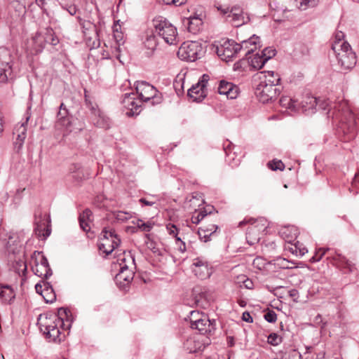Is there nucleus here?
I'll use <instances>...</instances> for the list:
<instances>
[{
  "instance_id": "27",
  "label": "nucleus",
  "mask_w": 359,
  "mask_h": 359,
  "mask_svg": "<svg viewBox=\"0 0 359 359\" xmlns=\"http://www.w3.org/2000/svg\"><path fill=\"white\" fill-rule=\"evenodd\" d=\"M280 234L286 242L292 243L297 237L298 229L293 226L285 227L280 230Z\"/></svg>"
},
{
  "instance_id": "36",
  "label": "nucleus",
  "mask_w": 359,
  "mask_h": 359,
  "mask_svg": "<svg viewBox=\"0 0 359 359\" xmlns=\"http://www.w3.org/2000/svg\"><path fill=\"white\" fill-rule=\"evenodd\" d=\"M319 0H297V4L299 9L304 11L310 7L316 6Z\"/></svg>"
},
{
  "instance_id": "56",
  "label": "nucleus",
  "mask_w": 359,
  "mask_h": 359,
  "mask_svg": "<svg viewBox=\"0 0 359 359\" xmlns=\"http://www.w3.org/2000/svg\"><path fill=\"white\" fill-rule=\"evenodd\" d=\"M292 253H295L297 255L299 256H303L307 252L305 248H298L296 245H294V249L292 248Z\"/></svg>"
},
{
  "instance_id": "45",
  "label": "nucleus",
  "mask_w": 359,
  "mask_h": 359,
  "mask_svg": "<svg viewBox=\"0 0 359 359\" xmlns=\"http://www.w3.org/2000/svg\"><path fill=\"white\" fill-rule=\"evenodd\" d=\"M175 246L177 250L181 253H184L187 250L185 243L181 239L180 237H177L175 239Z\"/></svg>"
},
{
  "instance_id": "52",
  "label": "nucleus",
  "mask_w": 359,
  "mask_h": 359,
  "mask_svg": "<svg viewBox=\"0 0 359 359\" xmlns=\"http://www.w3.org/2000/svg\"><path fill=\"white\" fill-rule=\"evenodd\" d=\"M77 19H78V22L80 25V26L84 29H90V27L91 25V24L90 23V22H87L84 20H83L81 17L78 16L77 17Z\"/></svg>"
},
{
  "instance_id": "2",
  "label": "nucleus",
  "mask_w": 359,
  "mask_h": 359,
  "mask_svg": "<svg viewBox=\"0 0 359 359\" xmlns=\"http://www.w3.org/2000/svg\"><path fill=\"white\" fill-rule=\"evenodd\" d=\"M72 317L69 310L60 308L57 315H40L37 324L41 332L49 341L60 342L65 337L61 330H69L72 327Z\"/></svg>"
},
{
  "instance_id": "49",
  "label": "nucleus",
  "mask_w": 359,
  "mask_h": 359,
  "mask_svg": "<svg viewBox=\"0 0 359 359\" xmlns=\"http://www.w3.org/2000/svg\"><path fill=\"white\" fill-rule=\"evenodd\" d=\"M16 270L18 271V273H20V271H22V274L24 275L25 272L27 271V264L25 262L20 260L19 262H16Z\"/></svg>"
},
{
  "instance_id": "9",
  "label": "nucleus",
  "mask_w": 359,
  "mask_h": 359,
  "mask_svg": "<svg viewBox=\"0 0 359 359\" xmlns=\"http://www.w3.org/2000/svg\"><path fill=\"white\" fill-rule=\"evenodd\" d=\"M247 222H251V226L248 228L246 233V239L250 245L259 242L260 239V232L265 231L267 228L266 220L264 218L258 219H250L248 221L244 220L239 223L242 226Z\"/></svg>"
},
{
  "instance_id": "15",
  "label": "nucleus",
  "mask_w": 359,
  "mask_h": 359,
  "mask_svg": "<svg viewBox=\"0 0 359 359\" xmlns=\"http://www.w3.org/2000/svg\"><path fill=\"white\" fill-rule=\"evenodd\" d=\"M11 54L9 50H0V83L7 81L11 74Z\"/></svg>"
},
{
  "instance_id": "39",
  "label": "nucleus",
  "mask_w": 359,
  "mask_h": 359,
  "mask_svg": "<svg viewBox=\"0 0 359 359\" xmlns=\"http://www.w3.org/2000/svg\"><path fill=\"white\" fill-rule=\"evenodd\" d=\"M133 224L137 226L138 229H140L142 231L149 232L153 228V224L151 222H144L142 219H137L135 222H133Z\"/></svg>"
},
{
  "instance_id": "58",
  "label": "nucleus",
  "mask_w": 359,
  "mask_h": 359,
  "mask_svg": "<svg viewBox=\"0 0 359 359\" xmlns=\"http://www.w3.org/2000/svg\"><path fill=\"white\" fill-rule=\"evenodd\" d=\"M205 230H207L208 232H209L210 234L213 235L216 230L217 229V226L215 224H210L208 226H203Z\"/></svg>"
},
{
  "instance_id": "33",
  "label": "nucleus",
  "mask_w": 359,
  "mask_h": 359,
  "mask_svg": "<svg viewBox=\"0 0 359 359\" xmlns=\"http://www.w3.org/2000/svg\"><path fill=\"white\" fill-rule=\"evenodd\" d=\"M264 77L265 79L262 81V82L269 83L277 86H280V77L278 74H275L274 72L268 71L265 72Z\"/></svg>"
},
{
  "instance_id": "16",
  "label": "nucleus",
  "mask_w": 359,
  "mask_h": 359,
  "mask_svg": "<svg viewBox=\"0 0 359 359\" xmlns=\"http://www.w3.org/2000/svg\"><path fill=\"white\" fill-rule=\"evenodd\" d=\"M191 269L196 276L203 280L212 274V268L208 262L203 257H197L193 260Z\"/></svg>"
},
{
  "instance_id": "28",
  "label": "nucleus",
  "mask_w": 359,
  "mask_h": 359,
  "mask_svg": "<svg viewBox=\"0 0 359 359\" xmlns=\"http://www.w3.org/2000/svg\"><path fill=\"white\" fill-rule=\"evenodd\" d=\"M133 271L129 269V265L124 264L121 266L119 273L116 276V278L119 280H124L130 283L133 279Z\"/></svg>"
},
{
  "instance_id": "53",
  "label": "nucleus",
  "mask_w": 359,
  "mask_h": 359,
  "mask_svg": "<svg viewBox=\"0 0 359 359\" xmlns=\"http://www.w3.org/2000/svg\"><path fill=\"white\" fill-rule=\"evenodd\" d=\"M289 296L292 298L293 301L295 302H298L299 298V292L296 289H292L288 291Z\"/></svg>"
},
{
  "instance_id": "35",
  "label": "nucleus",
  "mask_w": 359,
  "mask_h": 359,
  "mask_svg": "<svg viewBox=\"0 0 359 359\" xmlns=\"http://www.w3.org/2000/svg\"><path fill=\"white\" fill-rule=\"evenodd\" d=\"M267 62V58H264L262 54L257 53L251 60V65L254 68L261 69Z\"/></svg>"
},
{
  "instance_id": "7",
  "label": "nucleus",
  "mask_w": 359,
  "mask_h": 359,
  "mask_svg": "<svg viewBox=\"0 0 359 359\" xmlns=\"http://www.w3.org/2000/svg\"><path fill=\"white\" fill-rule=\"evenodd\" d=\"M121 244V238L112 229L104 228L101 232L99 250L107 255H110Z\"/></svg>"
},
{
  "instance_id": "5",
  "label": "nucleus",
  "mask_w": 359,
  "mask_h": 359,
  "mask_svg": "<svg viewBox=\"0 0 359 359\" xmlns=\"http://www.w3.org/2000/svg\"><path fill=\"white\" fill-rule=\"evenodd\" d=\"M328 252L327 259L334 262V264L337 266L341 268L346 273H353L356 270L354 264L347 259L342 255L331 250L330 248H320L316 251L314 256L311 259L312 262H319L322 257Z\"/></svg>"
},
{
  "instance_id": "13",
  "label": "nucleus",
  "mask_w": 359,
  "mask_h": 359,
  "mask_svg": "<svg viewBox=\"0 0 359 359\" xmlns=\"http://www.w3.org/2000/svg\"><path fill=\"white\" fill-rule=\"evenodd\" d=\"M241 52V47L238 43L234 40H226L220 47L217 48V53L222 60L229 62L236 57Z\"/></svg>"
},
{
  "instance_id": "3",
  "label": "nucleus",
  "mask_w": 359,
  "mask_h": 359,
  "mask_svg": "<svg viewBox=\"0 0 359 359\" xmlns=\"http://www.w3.org/2000/svg\"><path fill=\"white\" fill-rule=\"evenodd\" d=\"M332 50L338 61V64L343 69H350L355 65V53L353 51L348 43H333Z\"/></svg>"
},
{
  "instance_id": "24",
  "label": "nucleus",
  "mask_w": 359,
  "mask_h": 359,
  "mask_svg": "<svg viewBox=\"0 0 359 359\" xmlns=\"http://www.w3.org/2000/svg\"><path fill=\"white\" fill-rule=\"evenodd\" d=\"M198 17H189L187 21V29L192 34H197L201 29L203 25V18L205 15L203 11H201Z\"/></svg>"
},
{
  "instance_id": "37",
  "label": "nucleus",
  "mask_w": 359,
  "mask_h": 359,
  "mask_svg": "<svg viewBox=\"0 0 359 359\" xmlns=\"http://www.w3.org/2000/svg\"><path fill=\"white\" fill-rule=\"evenodd\" d=\"M132 95H134L133 93H125L124 97L123 99V103L124 104L125 107H131V110L133 109H135V111L137 110V108L139 107L137 104H135L134 101V98L132 97Z\"/></svg>"
},
{
  "instance_id": "60",
  "label": "nucleus",
  "mask_w": 359,
  "mask_h": 359,
  "mask_svg": "<svg viewBox=\"0 0 359 359\" xmlns=\"http://www.w3.org/2000/svg\"><path fill=\"white\" fill-rule=\"evenodd\" d=\"M163 2L167 5H170V4H175L176 6H181L184 4V2L182 1H180V0H162Z\"/></svg>"
},
{
  "instance_id": "19",
  "label": "nucleus",
  "mask_w": 359,
  "mask_h": 359,
  "mask_svg": "<svg viewBox=\"0 0 359 359\" xmlns=\"http://www.w3.org/2000/svg\"><path fill=\"white\" fill-rule=\"evenodd\" d=\"M45 47V43L41 32H36L26 43L27 51L31 55L41 53Z\"/></svg>"
},
{
  "instance_id": "64",
  "label": "nucleus",
  "mask_w": 359,
  "mask_h": 359,
  "mask_svg": "<svg viewBox=\"0 0 359 359\" xmlns=\"http://www.w3.org/2000/svg\"><path fill=\"white\" fill-rule=\"evenodd\" d=\"M353 184L356 187L359 184V171L355 174L353 180Z\"/></svg>"
},
{
  "instance_id": "32",
  "label": "nucleus",
  "mask_w": 359,
  "mask_h": 359,
  "mask_svg": "<svg viewBox=\"0 0 359 359\" xmlns=\"http://www.w3.org/2000/svg\"><path fill=\"white\" fill-rule=\"evenodd\" d=\"M50 222L49 217L46 218L45 217L43 218H40L39 221L36 222V227L35 228L36 230L41 231L43 228L46 229V233H43L44 237H48L50 234L51 229L48 224Z\"/></svg>"
},
{
  "instance_id": "22",
  "label": "nucleus",
  "mask_w": 359,
  "mask_h": 359,
  "mask_svg": "<svg viewBox=\"0 0 359 359\" xmlns=\"http://www.w3.org/2000/svg\"><path fill=\"white\" fill-rule=\"evenodd\" d=\"M215 320H210L208 316H203L196 324H191V328L198 330L200 334H205L215 330Z\"/></svg>"
},
{
  "instance_id": "47",
  "label": "nucleus",
  "mask_w": 359,
  "mask_h": 359,
  "mask_svg": "<svg viewBox=\"0 0 359 359\" xmlns=\"http://www.w3.org/2000/svg\"><path fill=\"white\" fill-rule=\"evenodd\" d=\"M261 54L264 58H267V61L276 55V50L271 48H265L262 50Z\"/></svg>"
},
{
  "instance_id": "30",
  "label": "nucleus",
  "mask_w": 359,
  "mask_h": 359,
  "mask_svg": "<svg viewBox=\"0 0 359 359\" xmlns=\"http://www.w3.org/2000/svg\"><path fill=\"white\" fill-rule=\"evenodd\" d=\"M57 123L67 128L70 126V120L67 116V110L65 104L62 103L60 106V111L57 114Z\"/></svg>"
},
{
  "instance_id": "20",
  "label": "nucleus",
  "mask_w": 359,
  "mask_h": 359,
  "mask_svg": "<svg viewBox=\"0 0 359 359\" xmlns=\"http://www.w3.org/2000/svg\"><path fill=\"white\" fill-rule=\"evenodd\" d=\"M29 119V116L27 115L26 116L25 122L22 123L20 126H17L14 129L13 135H16V140L13 144L14 148L17 151H19L22 149V145L24 144V141L26 138L27 128L25 124L27 123Z\"/></svg>"
},
{
  "instance_id": "23",
  "label": "nucleus",
  "mask_w": 359,
  "mask_h": 359,
  "mask_svg": "<svg viewBox=\"0 0 359 359\" xmlns=\"http://www.w3.org/2000/svg\"><path fill=\"white\" fill-rule=\"evenodd\" d=\"M259 43V37L255 34L252 35L247 40L242 41L238 46L241 47V51L245 50V56H248L257 49V44Z\"/></svg>"
},
{
  "instance_id": "8",
  "label": "nucleus",
  "mask_w": 359,
  "mask_h": 359,
  "mask_svg": "<svg viewBox=\"0 0 359 359\" xmlns=\"http://www.w3.org/2000/svg\"><path fill=\"white\" fill-rule=\"evenodd\" d=\"M135 90L142 102L151 101V104H157L161 102L162 97L158 95V90L152 85L146 81H137Z\"/></svg>"
},
{
  "instance_id": "34",
  "label": "nucleus",
  "mask_w": 359,
  "mask_h": 359,
  "mask_svg": "<svg viewBox=\"0 0 359 359\" xmlns=\"http://www.w3.org/2000/svg\"><path fill=\"white\" fill-rule=\"evenodd\" d=\"M280 103L281 106L294 111L297 109L298 106V102L297 100L287 96L281 97L280 100Z\"/></svg>"
},
{
  "instance_id": "4",
  "label": "nucleus",
  "mask_w": 359,
  "mask_h": 359,
  "mask_svg": "<svg viewBox=\"0 0 359 359\" xmlns=\"http://www.w3.org/2000/svg\"><path fill=\"white\" fill-rule=\"evenodd\" d=\"M154 32L170 45L177 42V28L166 18L158 16L153 20Z\"/></svg>"
},
{
  "instance_id": "50",
  "label": "nucleus",
  "mask_w": 359,
  "mask_h": 359,
  "mask_svg": "<svg viewBox=\"0 0 359 359\" xmlns=\"http://www.w3.org/2000/svg\"><path fill=\"white\" fill-rule=\"evenodd\" d=\"M344 36L345 35H344V32H342L341 31L337 32L335 34V36H334L335 40H334V43H347L346 41H343Z\"/></svg>"
},
{
  "instance_id": "6",
  "label": "nucleus",
  "mask_w": 359,
  "mask_h": 359,
  "mask_svg": "<svg viewBox=\"0 0 359 359\" xmlns=\"http://www.w3.org/2000/svg\"><path fill=\"white\" fill-rule=\"evenodd\" d=\"M203 54L202 44L195 41L184 42L177 51L178 57L187 62H194L201 58Z\"/></svg>"
},
{
  "instance_id": "48",
  "label": "nucleus",
  "mask_w": 359,
  "mask_h": 359,
  "mask_svg": "<svg viewBox=\"0 0 359 359\" xmlns=\"http://www.w3.org/2000/svg\"><path fill=\"white\" fill-rule=\"evenodd\" d=\"M269 166L273 170H283L284 168V165L281 161H273L272 162H269Z\"/></svg>"
},
{
  "instance_id": "61",
  "label": "nucleus",
  "mask_w": 359,
  "mask_h": 359,
  "mask_svg": "<svg viewBox=\"0 0 359 359\" xmlns=\"http://www.w3.org/2000/svg\"><path fill=\"white\" fill-rule=\"evenodd\" d=\"M67 11L71 15H74L77 12V8L74 5H70L67 8Z\"/></svg>"
},
{
  "instance_id": "17",
  "label": "nucleus",
  "mask_w": 359,
  "mask_h": 359,
  "mask_svg": "<svg viewBox=\"0 0 359 359\" xmlns=\"http://www.w3.org/2000/svg\"><path fill=\"white\" fill-rule=\"evenodd\" d=\"M230 13L229 15H226V21L231 23L236 27H241L250 21L248 15L245 13L238 6L231 7Z\"/></svg>"
},
{
  "instance_id": "12",
  "label": "nucleus",
  "mask_w": 359,
  "mask_h": 359,
  "mask_svg": "<svg viewBox=\"0 0 359 359\" xmlns=\"http://www.w3.org/2000/svg\"><path fill=\"white\" fill-rule=\"evenodd\" d=\"M210 79L209 75L205 74L188 90V96L195 102H201L207 95L206 87Z\"/></svg>"
},
{
  "instance_id": "18",
  "label": "nucleus",
  "mask_w": 359,
  "mask_h": 359,
  "mask_svg": "<svg viewBox=\"0 0 359 359\" xmlns=\"http://www.w3.org/2000/svg\"><path fill=\"white\" fill-rule=\"evenodd\" d=\"M36 292L40 294L46 302L53 303L56 299V294L50 283L42 280L35 285Z\"/></svg>"
},
{
  "instance_id": "26",
  "label": "nucleus",
  "mask_w": 359,
  "mask_h": 359,
  "mask_svg": "<svg viewBox=\"0 0 359 359\" xmlns=\"http://www.w3.org/2000/svg\"><path fill=\"white\" fill-rule=\"evenodd\" d=\"M93 214L90 210L86 209L79 215V224L81 229L86 232H88L90 229V223L92 222Z\"/></svg>"
},
{
  "instance_id": "42",
  "label": "nucleus",
  "mask_w": 359,
  "mask_h": 359,
  "mask_svg": "<svg viewBox=\"0 0 359 359\" xmlns=\"http://www.w3.org/2000/svg\"><path fill=\"white\" fill-rule=\"evenodd\" d=\"M203 316H208L203 313H200L198 311H191L190 312L189 316L191 325L196 324L200 320V318H203Z\"/></svg>"
},
{
  "instance_id": "14",
  "label": "nucleus",
  "mask_w": 359,
  "mask_h": 359,
  "mask_svg": "<svg viewBox=\"0 0 359 359\" xmlns=\"http://www.w3.org/2000/svg\"><path fill=\"white\" fill-rule=\"evenodd\" d=\"M86 101L88 108L90 109L91 113V120L93 123L98 128L103 129H108L110 126V121L98 108L96 104H94L90 101Z\"/></svg>"
},
{
  "instance_id": "25",
  "label": "nucleus",
  "mask_w": 359,
  "mask_h": 359,
  "mask_svg": "<svg viewBox=\"0 0 359 359\" xmlns=\"http://www.w3.org/2000/svg\"><path fill=\"white\" fill-rule=\"evenodd\" d=\"M184 347L189 353H192L203 351L205 346L200 340L190 337L184 343Z\"/></svg>"
},
{
  "instance_id": "31",
  "label": "nucleus",
  "mask_w": 359,
  "mask_h": 359,
  "mask_svg": "<svg viewBox=\"0 0 359 359\" xmlns=\"http://www.w3.org/2000/svg\"><path fill=\"white\" fill-rule=\"evenodd\" d=\"M42 35L45 44L50 43L52 46H56L59 42L57 37L55 35L53 29L50 27H47L45 32L42 33Z\"/></svg>"
},
{
  "instance_id": "51",
  "label": "nucleus",
  "mask_w": 359,
  "mask_h": 359,
  "mask_svg": "<svg viewBox=\"0 0 359 359\" xmlns=\"http://www.w3.org/2000/svg\"><path fill=\"white\" fill-rule=\"evenodd\" d=\"M217 10L222 14L224 16H225V18L226 19V15H229L230 14L231 8L229 6H219L217 7Z\"/></svg>"
},
{
  "instance_id": "1",
  "label": "nucleus",
  "mask_w": 359,
  "mask_h": 359,
  "mask_svg": "<svg viewBox=\"0 0 359 359\" xmlns=\"http://www.w3.org/2000/svg\"><path fill=\"white\" fill-rule=\"evenodd\" d=\"M302 107L308 113H314L318 109L327 110L328 118L339 123V130L345 135V141H350L355 136L358 121L350 109L347 101L339 100L330 107V102L321 98L308 96L302 102Z\"/></svg>"
},
{
  "instance_id": "41",
  "label": "nucleus",
  "mask_w": 359,
  "mask_h": 359,
  "mask_svg": "<svg viewBox=\"0 0 359 359\" xmlns=\"http://www.w3.org/2000/svg\"><path fill=\"white\" fill-rule=\"evenodd\" d=\"M267 342L272 346H278L282 342V337L276 333H271L268 336Z\"/></svg>"
},
{
  "instance_id": "11",
  "label": "nucleus",
  "mask_w": 359,
  "mask_h": 359,
  "mask_svg": "<svg viewBox=\"0 0 359 359\" xmlns=\"http://www.w3.org/2000/svg\"><path fill=\"white\" fill-rule=\"evenodd\" d=\"M280 86L260 81L255 88V94L260 102L266 103L276 99L280 94Z\"/></svg>"
},
{
  "instance_id": "10",
  "label": "nucleus",
  "mask_w": 359,
  "mask_h": 359,
  "mask_svg": "<svg viewBox=\"0 0 359 359\" xmlns=\"http://www.w3.org/2000/svg\"><path fill=\"white\" fill-rule=\"evenodd\" d=\"M32 260L34 264L32 266V271L35 275L46 279L52 276V269L42 252L35 251L32 256Z\"/></svg>"
},
{
  "instance_id": "57",
  "label": "nucleus",
  "mask_w": 359,
  "mask_h": 359,
  "mask_svg": "<svg viewBox=\"0 0 359 359\" xmlns=\"http://www.w3.org/2000/svg\"><path fill=\"white\" fill-rule=\"evenodd\" d=\"M242 320L247 323H252L253 321L252 317L251 316L250 313L248 311H245L243 313Z\"/></svg>"
},
{
  "instance_id": "21",
  "label": "nucleus",
  "mask_w": 359,
  "mask_h": 359,
  "mask_svg": "<svg viewBox=\"0 0 359 359\" xmlns=\"http://www.w3.org/2000/svg\"><path fill=\"white\" fill-rule=\"evenodd\" d=\"M217 91L220 95H224L229 99L236 98L238 94V87L225 81H220Z\"/></svg>"
},
{
  "instance_id": "62",
  "label": "nucleus",
  "mask_w": 359,
  "mask_h": 359,
  "mask_svg": "<svg viewBox=\"0 0 359 359\" xmlns=\"http://www.w3.org/2000/svg\"><path fill=\"white\" fill-rule=\"evenodd\" d=\"M243 282L244 285H245V287L246 288H248V289H252V288L253 283L250 279L246 278L245 280H243Z\"/></svg>"
},
{
  "instance_id": "43",
  "label": "nucleus",
  "mask_w": 359,
  "mask_h": 359,
  "mask_svg": "<svg viewBox=\"0 0 359 359\" xmlns=\"http://www.w3.org/2000/svg\"><path fill=\"white\" fill-rule=\"evenodd\" d=\"M166 230L169 235L173 236L175 239L177 238L178 236L179 229L177 228V226L171 223H169L166 225Z\"/></svg>"
},
{
  "instance_id": "63",
  "label": "nucleus",
  "mask_w": 359,
  "mask_h": 359,
  "mask_svg": "<svg viewBox=\"0 0 359 359\" xmlns=\"http://www.w3.org/2000/svg\"><path fill=\"white\" fill-rule=\"evenodd\" d=\"M128 213L126 212H119L118 214H117V219H120V220H126L128 219V217L126 216Z\"/></svg>"
},
{
  "instance_id": "46",
  "label": "nucleus",
  "mask_w": 359,
  "mask_h": 359,
  "mask_svg": "<svg viewBox=\"0 0 359 359\" xmlns=\"http://www.w3.org/2000/svg\"><path fill=\"white\" fill-rule=\"evenodd\" d=\"M264 319L269 323H275L277 320V314L273 310H269L264 314Z\"/></svg>"
},
{
  "instance_id": "38",
  "label": "nucleus",
  "mask_w": 359,
  "mask_h": 359,
  "mask_svg": "<svg viewBox=\"0 0 359 359\" xmlns=\"http://www.w3.org/2000/svg\"><path fill=\"white\" fill-rule=\"evenodd\" d=\"M120 261H121V263H120L121 267L123 264H126L129 265V268H131L132 266H133L135 268V257L130 253V252H129L128 253L124 252V256L122 259H120Z\"/></svg>"
},
{
  "instance_id": "40",
  "label": "nucleus",
  "mask_w": 359,
  "mask_h": 359,
  "mask_svg": "<svg viewBox=\"0 0 359 359\" xmlns=\"http://www.w3.org/2000/svg\"><path fill=\"white\" fill-rule=\"evenodd\" d=\"M144 46L149 50H154L157 46V41L155 35L148 36L144 41Z\"/></svg>"
},
{
  "instance_id": "44",
  "label": "nucleus",
  "mask_w": 359,
  "mask_h": 359,
  "mask_svg": "<svg viewBox=\"0 0 359 359\" xmlns=\"http://www.w3.org/2000/svg\"><path fill=\"white\" fill-rule=\"evenodd\" d=\"M198 233L201 240H202L204 242L208 241L210 240V236H212V234L208 232L204 227H200Z\"/></svg>"
},
{
  "instance_id": "59",
  "label": "nucleus",
  "mask_w": 359,
  "mask_h": 359,
  "mask_svg": "<svg viewBox=\"0 0 359 359\" xmlns=\"http://www.w3.org/2000/svg\"><path fill=\"white\" fill-rule=\"evenodd\" d=\"M147 246L154 253L160 254L159 250L156 248V243L154 241L149 242Z\"/></svg>"
},
{
  "instance_id": "29",
  "label": "nucleus",
  "mask_w": 359,
  "mask_h": 359,
  "mask_svg": "<svg viewBox=\"0 0 359 359\" xmlns=\"http://www.w3.org/2000/svg\"><path fill=\"white\" fill-rule=\"evenodd\" d=\"M0 297L3 302L10 303L15 298L13 290L8 285H0Z\"/></svg>"
},
{
  "instance_id": "54",
  "label": "nucleus",
  "mask_w": 359,
  "mask_h": 359,
  "mask_svg": "<svg viewBox=\"0 0 359 359\" xmlns=\"http://www.w3.org/2000/svg\"><path fill=\"white\" fill-rule=\"evenodd\" d=\"M114 38L118 45L123 43V36L121 32H116L114 34Z\"/></svg>"
},
{
  "instance_id": "55",
  "label": "nucleus",
  "mask_w": 359,
  "mask_h": 359,
  "mask_svg": "<svg viewBox=\"0 0 359 359\" xmlns=\"http://www.w3.org/2000/svg\"><path fill=\"white\" fill-rule=\"evenodd\" d=\"M212 210H213V207H208L207 208H205L203 210H201L200 216H201V219H204L205 217H206L208 215L211 214Z\"/></svg>"
}]
</instances>
